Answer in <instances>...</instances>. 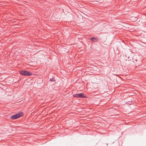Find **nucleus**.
<instances>
[{"label":"nucleus","instance_id":"3","mask_svg":"<svg viewBox=\"0 0 146 146\" xmlns=\"http://www.w3.org/2000/svg\"><path fill=\"white\" fill-rule=\"evenodd\" d=\"M74 97L76 98H86V95L83 93L76 94L73 95Z\"/></svg>","mask_w":146,"mask_h":146},{"label":"nucleus","instance_id":"2","mask_svg":"<svg viewBox=\"0 0 146 146\" xmlns=\"http://www.w3.org/2000/svg\"><path fill=\"white\" fill-rule=\"evenodd\" d=\"M23 115V114L22 112L19 113L11 116V118L13 119H16L21 117Z\"/></svg>","mask_w":146,"mask_h":146},{"label":"nucleus","instance_id":"6","mask_svg":"<svg viewBox=\"0 0 146 146\" xmlns=\"http://www.w3.org/2000/svg\"><path fill=\"white\" fill-rule=\"evenodd\" d=\"M50 80L51 82H53L55 81V80L54 79V78H50Z\"/></svg>","mask_w":146,"mask_h":146},{"label":"nucleus","instance_id":"1","mask_svg":"<svg viewBox=\"0 0 146 146\" xmlns=\"http://www.w3.org/2000/svg\"><path fill=\"white\" fill-rule=\"evenodd\" d=\"M19 72L21 75L24 76H30L32 74L31 72L27 70H21Z\"/></svg>","mask_w":146,"mask_h":146},{"label":"nucleus","instance_id":"5","mask_svg":"<svg viewBox=\"0 0 146 146\" xmlns=\"http://www.w3.org/2000/svg\"><path fill=\"white\" fill-rule=\"evenodd\" d=\"M124 59L126 61H129L131 60V59L129 58V57L128 56H125Z\"/></svg>","mask_w":146,"mask_h":146},{"label":"nucleus","instance_id":"4","mask_svg":"<svg viewBox=\"0 0 146 146\" xmlns=\"http://www.w3.org/2000/svg\"><path fill=\"white\" fill-rule=\"evenodd\" d=\"M90 39L92 40V41L94 42L98 41V38L95 37H93L92 38H91Z\"/></svg>","mask_w":146,"mask_h":146}]
</instances>
